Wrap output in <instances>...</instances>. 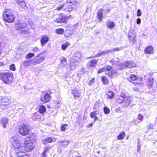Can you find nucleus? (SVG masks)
Wrapping results in <instances>:
<instances>
[{
    "instance_id": "1",
    "label": "nucleus",
    "mask_w": 157,
    "mask_h": 157,
    "mask_svg": "<svg viewBox=\"0 0 157 157\" xmlns=\"http://www.w3.org/2000/svg\"><path fill=\"white\" fill-rule=\"evenodd\" d=\"M36 136L33 133H30L25 137L24 139L23 147L25 151H31L33 150L35 147V143L36 141Z\"/></svg>"
},
{
    "instance_id": "2",
    "label": "nucleus",
    "mask_w": 157,
    "mask_h": 157,
    "mask_svg": "<svg viewBox=\"0 0 157 157\" xmlns=\"http://www.w3.org/2000/svg\"><path fill=\"white\" fill-rule=\"evenodd\" d=\"M131 101V97L127 95L124 92L121 93V95L118 96L116 100V102L119 104L122 103L123 107L128 106L130 103Z\"/></svg>"
},
{
    "instance_id": "3",
    "label": "nucleus",
    "mask_w": 157,
    "mask_h": 157,
    "mask_svg": "<svg viewBox=\"0 0 157 157\" xmlns=\"http://www.w3.org/2000/svg\"><path fill=\"white\" fill-rule=\"evenodd\" d=\"M72 18L71 15L66 16L63 13H60L57 15V17L54 21V22L57 24H66L68 22V21Z\"/></svg>"
},
{
    "instance_id": "4",
    "label": "nucleus",
    "mask_w": 157,
    "mask_h": 157,
    "mask_svg": "<svg viewBox=\"0 0 157 157\" xmlns=\"http://www.w3.org/2000/svg\"><path fill=\"white\" fill-rule=\"evenodd\" d=\"M128 80L135 86L142 85L144 84V81L142 77L131 74L128 78Z\"/></svg>"
},
{
    "instance_id": "5",
    "label": "nucleus",
    "mask_w": 157,
    "mask_h": 157,
    "mask_svg": "<svg viewBox=\"0 0 157 157\" xmlns=\"http://www.w3.org/2000/svg\"><path fill=\"white\" fill-rule=\"evenodd\" d=\"M3 19L5 21L9 22H13L14 20L15 17L12 15L10 10L5 9L3 15Z\"/></svg>"
},
{
    "instance_id": "6",
    "label": "nucleus",
    "mask_w": 157,
    "mask_h": 157,
    "mask_svg": "<svg viewBox=\"0 0 157 157\" xmlns=\"http://www.w3.org/2000/svg\"><path fill=\"white\" fill-rule=\"evenodd\" d=\"M13 75L10 73H1L0 74V77L3 82L5 84L9 83L13 78Z\"/></svg>"
},
{
    "instance_id": "7",
    "label": "nucleus",
    "mask_w": 157,
    "mask_h": 157,
    "mask_svg": "<svg viewBox=\"0 0 157 157\" xmlns=\"http://www.w3.org/2000/svg\"><path fill=\"white\" fill-rule=\"evenodd\" d=\"M45 57L43 52L38 54L34 57L33 63L34 65H36L41 63L44 60Z\"/></svg>"
},
{
    "instance_id": "8",
    "label": "nucleus",
    "mask_w": 157,
    "mask_h": 157,
    "mask_svg": "<svg viewBox=\"0 0 157 157\" xmlns=\"http://www.w3.org/2000/svg\"><path fill=\"white\" fill-rule=\"evenodd\" d=\"M31 131L29 126L26 124H22L20 127V135L22 136L27 135Z\"/></svg>"
},
{
    "instance_id": "9",
    "label": "nucleus",
    "mask_w": 157,
    "mask_h": 157,
    "mask_svg": "<svg viewBox=\"0 0 157 157\" xmlns=\"http://www.w3.org/2000/svg\"><path fill=\"white\" fill-rule=\"evenodd\" d=\"M11 140H13L12 143L13 146L14 147L15 150V153L16 155V157H20V151L19 150H17L20 148V142L18 140H15V137H13L11 139Z\"/></svg>"
},
{
    "instance_id": "10",
    "label": "nucleus",
    "mask_w": 157,
    "mask_h": 157,
    "mask_svg": "<svg viewBox=\"0 0 157 157\" xmlns=\"http://www.w3.org/2000/svg\"><path fill=\"white\" fill-rule=\"evenodd\" d=\"M10 101L7 97L3 98L0 104L1 108L3 109H6L10 106Z\"/></svg>"
},
{
    "instance_id": "11",
    "label": "nucleus",
    "mask_w": 157,
    "mask_h": 157,
    "mask_svg": "<svg viewBox=\"0 0 157 157\" xmlns=\"http://www.w3.org/2000/svg\"><path fill=\"white\" fill-rule=\"evenodd\" d=\"M27 24L25 22L20 24V33L29 34V29L26 28Z\"/></svg>"
},
{
    "instance_id": "12",
    "label": "nucleus",
    "mask_w": 157,
    "mask_h": 157,
    "mask_svg": "<svg viewBox=\"0 0 157 157\" xmlns=\"http://www.w3.org/2000/svg\"><path fill=\"white\" fill-rule=\"evenodd\" d=\"M51 96L50 95L48 94H45L44 96H42L40 98V100L42 104H44L49 102L51 99Z\"/></svg>"
},
{
    "instance_id": "13",
    "label": "nucleus",
    "mask_w": 157,
    "mask_h": 157,
    "mask_svg": "<svg viewBox=\"0 0 157 157\" xmlns=\"http://www.w3.org/2000/svg\"><path fill=\"white\" fill-rule=\"evenodd\" d=\"M78 62L74 59H71L70 62V67L71 70L75 69L78 65Z\"/></svg>"
},
{
    "instance_id": "14",
    "label": "nucleus",
    "mask_w": 157,
    "mask_h": 157,
    "mask_svg": "<svg viewBox=\"0 0 157 157\" xmlns=\"http://www.w3.org/2000/svg\"><path fill=\"white\" fill-rule=\"evenodd\" d=\"M40 40L41 45L44 46L49 41V38L47 36L43 35L41 36Z\"/></svg>"
},
{
    "instance_id": "15",
    "label": "nucleus",
    "mask_w": 157,
    "mask_h": 157,
    "mask_svg": "<svg viewBox=\"0 0 157 157\" xmlns=\"http://www.w3.org/2000/svg\"><path fill=\"white\" fill-rule=\"evenodd\" d=\"M76 7L72 6L71 5H67L66 4V5L64 8L63 9V10L65 12L67 13L73 11L75 9Z\"/></svg>"
},
{
    "instance_id": "16",
    "label": "nucleus",
    "mask_w": 157,
    "mask_h": 157,
    "mask_svg": "<svg viewBox=\"0 0 157 157\" xmlns=\"http://www.w3.org/2000/svg\"><path fill=\"white\" fill-rule=\"evenodd\" d=\"M98 59H93L90 60L87 63V66L89 68L94 67L96 66L98 61Z\"/></svg>"
},
{
    "instance_id": "17",
    "label": "nucleus",
    "mask_w": 157,
    "mask_h": 157,
    "mask_svg": "<svg viewBox=\"0 0 157 157\" xmlns=\"http://www.w3.org/2000/svg\"><path fill=\"white\" fill-rule=\"evenodd\" d=\"M71 91L74 98L75 99L80 98L81 96V92L78 90L74 88Z\"/></svg>"
},
{
    "instance_id": "18",
    "label": "nucleus",
    "mask_w": 157,
    "mask_h": 157,
    "mask_svg": "<svg viewBox=\"0 0 157 157\" xmlns=\"http://www.w3.org/2000/svg\"><path fill=\"white\" fill-rule=\"evenodd\" d=\"M103 9L102 8L100 9L97 13V17L99 22H101L103 18Z\"/></svg>"
},
{
    "instance_id": "19",
    "label": "nucleus",
    "mask_w": 157,
    "mask_h": 157,
    "mask_svg": "<svg viewBox=\"0 0 157 157\" xmlns=\"http://www.w3.org/2000/svg\"><path fill=\"white\" fill-rule=\"evenodd\" d=\"M144 52L146 54H151L153 53V48L151 46H147L144 49Z\"/></svg>"
},
{
    "instance_id": "20",
    "label": "nucleus",
    "mask_w": 157,
    "mask_h": 157,
    "mask_svg": "<svg viewBox=\"0 0 157 157\" xmlns=\"http://www.w3.org/2000/svg\"><path fill=\"white\" fill-rule=\"evenodd\" d=\"M56 139L55 138L51 137H49L44 139L43 140L42 142L44 145H46L48 143H52Z\"/></svg>"
},
{
    "instance_id": "21",
    "label": "nucleus",
    "mask_w": 157,
    "mask_h": 157,
    "mask_svg": "<svg viewBox=\"0 0 157 157\" xmlns=\"http://www.w3.org/2000/svg\"><path fill=\"white\" fill-rule=\"evenodd\" d=\"M78 0H66L67 3L71 4L72 6L77 7V4H78Z\"/></svg>"
},
{
    "instance_id": "22",
    "label": "nucleus",
    "mask_w": 157,
    "mask_h": 157,
    "mask_svg": "<svg viewBox=\"0 0 157 157\" xmlns=\"http://www.w3.org/2000/svg\"><path fill=\"white\" fill-rule=\"evenodd\" d=\"M106 74L110 78H113L117 75V72L114 70L109 71L108 73H106Z\"/></svg>"
},
{
    "instance_id": "23",
    "label": "nucleus",
    "mask_w": 157,
    "mask_h": 157,
    "mask_svg": "<svg viewBox=\"0 0 157 157\" xmlns=\"http://www.w3.org/2000/svg\"><path fill=\"white\" fill-rule=\"evenodd\" d=\"M97 111H94L90 113V116L91 118H94V121L95 122L98 120V118L96 115L98 113Z\"/></svg>"
},
{
    "instance_id": "24",
    "label": "nucleus",
    "mask_w": 157,
    "mask_h": 157,
    "mask_svg": "<svg viewBox=\"0 0 157 157\" xmlns=\"http://www.w3.org/2000/svg\"><path fill=\"white\" fill-rule=\"evenodd\" d=\"M59 143L60 146L63 147H65L68 145L69 141L67 140H63L59 141Z\"/></svg>"
},
{
    "instance_id": "25",
    "label": "nucleus",
    "mask_w": 157,
    "mask_h": 157,
    "mask_svg": "<svg viewBox=\"0 0 157 157\" xmlns=\"http://www.w3.org/2000/svg\"><path fill=\"white\" fill-rule=\"evenodd\" d=\"M154 82V79L153 78L150 77L149 78L148 82L147 83V85L149 88L152 87Z\"/></svg>"
},
{
    "instance_id": "26",
    "label": "nucleus",
    "mask_w": 157,
    "mask_h": 157,
    "mask_svg": "<svg viewBox=\"0 0 157 157\" xmlns=\"http://www.w3.org/2000/svg\"><path fill=\"white\" fill-rule=\"evenodd\" d=\"M109 51H102L98 53L96 55H95V56L94 57V56H90V57H88V58L90 59V58H93L94 57H99V56H101L103 55H105V54H106L109 53Z\"/></svg>"
},
{
    "instance_id": "27",
    "label": "nucleus",
    "mask_w": 157,
    "mask_h": 157,
    "mask_svg": "<svg viewBox=\"0 0 157 157\" xmlns=\"http://www.w3.org/2000/svg\"><path fill=\"white\" fill-rule=\"evenodd\" d=\"M1 122L3 125V127L6 128V124L8 122V119L6 117H3L2 118Z\"/></svg>"
},
{
    "instance_id": "28",
    "label": "nucleus",
    "mask_w": 157,
    "mask_h": 157,
    "mask_svg": "<svg viewBox=\"0 0 157 157\" xmlns=\"http://www.w3.org/2000/svg\"><path fill=\"white\" fill-rule=\"evenodd\" d=\"M101 80L103 84L107 85L109 84V81L106 76H102Z\"/></svg>"
},
{
    "instance_id": "29",
    "label": "nucleus",
    "mask_w": 157,
    "mask_h": 157,
    "mask_svg": "<svg viewBox=\"0 0 157 157\" xmlns=\"http://www.w3.org/2000/svg\"><path fill=\"white\" fill-rule=\"evenodd\" d=\"M114 93L113 91H108L107 92L105 95L107 96V98L108 99H112L114 98Z\"/></svg>"
},
{
    "instance_id": "30",
    "label": "nucleus",
    "mask_w": 157,
    "mask_h": 157,
    "mask_svg": "<svg viewBox=\"0 0 157 157\" xmlns=\"http://www.w3.org/2000/svg\"><path fill=\"white\" fill-rule=\"evenodd\" d=\"M125 136V133L124 132H121L117 136V139L118 140H123Z\"/></svg>"
},
{
    "instance_id": "31",
    "label": "nucleus",
    "mask_w": 157,
    "mask_h": 157,
    "mask_svg": "<svg viewBox=\"0 0 157 157\" xmlns=\"http://www.w3.org/2000/svg\"><path fill=\"white\" fill-rule=\"evenodd\" d=\"M106 25L107 27L109 28L112 29L114 28L115 24L113 21L109 20L107 21Z\"/></svg>"
},
{
    "instance_id": "32",
    "label": "nucleus",
    "mask_w": 157,
    "mask_h": 157,
    "mask_svg": "<svg viewBox=\"0 0 157 157\" xmlns=\"http://www.w3.org/2000/svg\"><path fill=\"white\" fill-rule=\"evenodd\" d=\"M135 36L134 35H129L128 39L129 42L132 44H134L136 42Z\"/></svg>"
},
{
    "instance_id": "33",
    "label": "nucleus",
    "mask_w": 157,
    "mask_h": 157,
    "mask_svg": "<svg viewBox=\"0 0 157 157\" xmlns=\"http://www.w3.org/2000/svg\"><path fill=\"white\" fill-rule=\"evenodd\" d=\"M38 110L40 113L43 114L46 111V109L44 105H41L39 107Z\"/></svg>"
},
{
    "instance_id": "34",
    "label": "nucleus",
    "mask_w": 157,
    "mask_h": 157,
    "mask_svg": "<svg viewBox=\"0 0 157 157\" xmlns=\"http://www.w3.org/2000/svg\"><path fill=\"white\" fill-rule=\"evenodd\" d=\"M104 72H109L111 71L113 69L112 66L110 65H107L102 67Z\"/></svg>"
},
{
    "instance_id": "35",
    "label": "nucleus",
    "mask_w": 157,
    "mask_h": 157,
    "mask_svg": "<svg viewBox=\"0 0 157 157\" xmlns=\"http://www.w3.org/2000/svg\"><path fill=\"white\" fill-rule=\"evenodd\" d=\"M70 45L69 42L67 41L62 44L61 46V48L63 50H65Z\"/></svg>"
},
{
    "instance_id": "36",
    "label": "nucleus",
    "mask_w": 157,
    "mask_h": 157,
    "mask_svg": "<svg viewBox=\"0 0 157 157\" xmlns=\"http://www.w3.org/2000/svg\"><path fill=\"white\" fill-rule=\"evenodd\" d=\"M60 63L63 66H65L67 65V62L66 59L64 57H63L62 58L60 59Z\"/></svg>"
},
{
    "instance_id": "37",
    "label": "nucleus",
    "mask_w": 157,
    "mask_h": 157,
    "mask_svg": "<svg viewBox=\"0 0 157 157\" xmlns=\"http://www.w3.org/2000/svg\"><path fill=\"white\" fill-rule=\"evenodd\" d=\"M125 65V68H131L133 67L132 63L129 61H125L124 62Z\"/></svg>"
},
{
    "instance_id": "38",
    "label": "nucleus",
    "mask_w": 157,
    "mask_h": 157,
    "mask_svg": "<svg viewBox=\"0 0 157 157\" xmlns=\"http://www.w3.org/2000/svg\"><path fill=\"white\" fill-rule=\"evenodd\" d=\"M81 55L79 53L77 52L75 53L73 58L71 59H74L75 60H77V61L80 59Z\"/></svg>"
},
{
    "instance_id": "39",
    "label": "nucleus",
    "mask_w": 157,
    "mask_h": 157,
    "mask_svg": "<svg viewBox=\"0 0 157 157\" xmlns=\"http://www.w3.org/2000/svg\"><path fill=\"white\" fill-rule=\"evenodd\" d=\"M65 5L66 3H62L60 4L59 6L56 9V10L57 11H59L62 9L63 10V8H64Z\"/></svg>"
},
{
    "instance_id": "40",
    "label": "nucleus",
    "mask_w": 157,
    "mask_h": 157,
    "mask_svg": "<svg viewBox=\"0 0 157 157\" xmlns=\"http://www.w3.org/2000/svg\"><path fill=\"white\" fill-rule=\"evenodd\" d=\"M56 32L58 34H62L64 32V30L63 28H58L56 29Z\"/></svg>"
},
{
    "instance_id": "41",
    "label": "nucleus",
    "mask_w": 157,
    "mask_h": 157,
    "mask_svg": "<svg viewBox=\"0 0 157 157\" xmlns=\"http://www.w3.org/2000/svg\"><path fill=\"white\" fill-rule=\"evenodd\" d=\"M68 124H62L61 126L60 130L61 131H64L67 129Z\"/></svg>"
},
{
    "instance_id": "42",
    "label": "nucleus",
    "mask_w": 157,
    "mask_h": 157,
    "mask_svg": "<svg viewBox=\"0 0 157 157\" xmlns=\"http://www.w3.org/2000/svg\"><path fill=\"white\" fill-rule=\"evenodd\" d=\"M35 54L33 53H29L25 56L26 59H28L34 57Z\"/></svg>"
},
{
    "instance_id": "43",
    "label": "nucleus",
    "mask_w": 157,
    "mask_h": 157,
    "mask_svg": "<svg viewBox=\"0 0 157 157\" xmlns=\"http://www.w3.org/2000/svg\"><path fill=\"white\" fill-rule=\"evenodd\" d=\"M125 64L124 62L120 63L119 65V69L120 70H122V69L125 68Z\"/></svg>"
},
{
    "instance_id": "44",
    "label": "nucleus",
    "mask_w": 157,
    "mask_h": 157,
    "mask_svg": "<svg viewBox=\"0 0 157 157\" xmlns=\"http://www.w3.org/2000/svg\"><path fill=\"white\" fill-rule=\"evenodd\" d=\"M103 111L105 114H108L109 113L110 110L108 107H104L103 108Z\"/></svg>"
},
{
    "instance_id": "45",
    "label": "nucleus",
    "mask_w": 157,
    "mask_h": 157,
    "mask_svg": "<svg viewBox=\"0 0 157 157\" xmlns=\"http://www.w3.org/2000/svg\"><path fill=\"white\" fill-rule=\"evenodd\" d=\"M31 62V60L25 61L24 62L23 64L25 66H28L30 65Z\"/></svg>"
},
{
    "instance_id": "46",
    "label": "nucleus",
    "mask_w": 157,
    "mask_h": 157,
    "mask_svg": "<svg viewBox=\"0 0 157 157\" xmlns=\"http://www.w3.org/2000/svg\"><path fill=\"white\" fill-rule=\"evenodd\" d=\"M144 116L141 114H139L138 115L137 119L142 121L143 120Z\"/></svg>"
},
{
    "instance_id": "47",
    "label": "nucleus",
    "mask_w": 157,
    "mask_h": 157,
    "mask_svg": "<svg viewBox=\"0 0 157 157\" xmlns=\"http://www.w3.org/2000/svg\"><path fill=\"white\" fill-rule=\"evenodd\" d=\"M121 48H119L116 47L112 49L111 50H109V52H115L116 51H118L120 50Z\"/></svg>"
},
{
    "instance_id": "48",
    "label": "nucleus",
    "mask_w": 157,
    "mask_h": 157,
    "mask_svg": "<svg viewBox=\"0 0 157 157\" xmlns=\"http://www.w3.org/2000/svg\"><path fill=\"white\" fill-rule=\"evenodd\" d=\"M95 78H92L88 82V85L90 86L93 85L95 82Z\"/></svg>"
},
{
    "instance_id": "49",
    "label": "nucleus",
    "mask_w": 157,
    "mask_h": 157,
    "mask_svg": "<svg viewBox=\"0 0 157 157\" xmlns=\"http://www.w3.org/2000/svg\"><path fill=\"white\" fill-rule=\"evenodd\" d=\"M20 6L22 8H24L26 6V3L24 1H20Z\"/></svg>"
},
{
    "instance_id": "50",
    "label": "nucleus",
    "mask_w": 157,
    "mask_h": 157,
    "mask_svg": "<svg viewBox=\"0 0 157 157\" xmlns=\"http://www.w3.org/2000/svg\"><path fill=\"white\" fill-rule=\"evenodd\" d=\"M20 154V157H29V155L25 152H21Z\"/></svg>"
},
{
    "instance_id": "51",
    "label": "nucleus",
    "mask_w": 157,
    "mask_h": 157,
    "mask_svg": "<svg viewBox=\"0 0 157 157\" xmlns=\"http://www.w3.org/2000/svg\"><path fill=\"white\" fill-rule=\"evenodd\" d=\"M9 68L10 70L13 71H15V65L14 64H12L10 65Z\"/></svg>"
},
{
    "instance_id": "52",
    "label": "nucleus",
    "mask_w": 157,
    "mask_h": 157,
    "mask_svg": "<svg viewBox=\"0 0 157 157\" xmlns=\"http://www.w3.org/2000/svg\"><path fill=\"white\" fill-rule=\"evenodd\" d=\"M33 51L34 52L37 53L39 52V49L38 48L35 47L33 49Z\"/></svg>"
},
{
    "instance_id": "53",
    "label": "nucleus",
    "mask_w": 157,
    "mask_h": 157,
    "mask_svg": "<svg viewBox=\"0 0 157 157\" xmlns=\"http://www.w3.org/2000/svg\"><path fill=\"white\" fill-rule=\"evenodd\" d=\"M19 24L20 23H19L16 24L15 25V28L16 30H18L20 29Z\"/></svg>"
},
{
    "instance_id": "54",
    "label": "nucleus",
    "mask_w": 157,
    "mask_h": 157,
    "mask_svg": "<svg viewBox=\"0 0 157 157\" xmlns=\"http://www.w3.org/2000/svg\"><path fill=\"white\" fill-rule=\"evenodd\" d=\"M141 12L140 9H138L137 11V16H140L141 15Z\"/></svg>"
},
{
    "instance_id": "55",
    "label": "nucleus",
    "mask_w": 157,
    "mask_h": 157,
    "mask_svg": "<svg viewBox=\"0 0 157 157\" xmlns=\"http://www.w3.org/2000/svg\"><path fill=\"white\" fill-rule=\"evenodd\" d=\"M50 147H45L44 148V150L43 151V152L45 153H47L48 150L49 149Z\"/></svg>"
},
{
    "instance_id": "56",
    "label": "nucleus",
    "mask_w": 157,
    "mask_h": 157,
    "mask_svg": "<svg viewBox=\"0 0 157 157\" xmlns=\"http://www.w3.org/2000/svg\"><path fill=\"white\" fill-rule=\"evenodd\" d=\"M103 72H104V70L103 67L100 68L98 70L97 73L98 74L101 73Z\"/></svg>"
},
{
    "instance_id": "57",
    "label": "nucleus",
    "mask_w": 157,
    "mask_h": 157,
    "mask_svg": "<svg viewBox=\"0 0 157 157\" xmlns=\"http://www.w3.org/2000/svg\"><path fill=\"white\" fill-rule=\"evenodd\" d=\"M136 23L137 24H140L141 23V19L140 18H138L136 20Z\"/></svg>"
},
{
    "instance_id": "58",
    "label": "nucleus",
    "mask_w": 157,
    "mask_h": 157,
    "mask_svg": "<svg viewBox=\"0 0 157 157\" xmlns=\"http://www.w3.org/2000/svg\"><path fill=\"white\" fill-rule=\"evenodd\" d=\"M82 119L81 117H78V118L77 119V121H78V123L80 124L81 121Z\"/></svg>"
},
{
    "instance_id": "59",
    "label": "nucleus",
    "mask_w": 157,
    "mask_h": 157,
    "mask_svg": "<svg viewBox=\"0 0 157 157\" xmlns=\"http://www.w3.org/2000/svg\"><path fill=\"white\" fill-rule=\"evenodd\" d=\"M42 154V157H47V155L46 153H45L44 152H43Z\"/></svg>"
},
{
    "instance_id": "60",
    "label": "nucleus",
    "mask_w": 157,
    "mask_h": 157,
    "mask_svg": "<svg viewBox=\"0 0 157 157\" xmlns=\"http://www.w3.org/2000/svg\"><path fill=\"white\" fill-rule=\"evenodd\" d=\"M140 145H138L137 146V151H140Z\"/></svg>"
},
{
    "instance_id": "61",
    "label": "nucleus",
    "mask_w": 157,
    "mask_h": 157,
    "mask_svg": "<svg viewBox=\"0 0 157 157\" xmlns=\"http://www.w3.org/2000/svg\"><path fill=\"white\" fill-rule=\"evenodd\" d=\"M4 65V64L3 62H0V66H2Z\"/></svg>"
},
{
    "instance_id": "62",
    "label": "nucleus",
    "mask_w": 157,
    "mask_h": 157,
    "mask_svg": "<svg viewBox=\"0 0 157 157\" xmlns=\"http://www.w3.org/2000/svg\"><path fill=\"white\" fill-rule=\"evenodd\" d=\"M92 124H93L92 123H90L89 124L87 125V127L90 128V127L92 126Z\"/></svg>"
},
{
    "instance_id": "63",
    "label": "nucleus",
    "mask_w": 157,
    "mask_h": 157,
    "mask_svg": "<svg viewBox=\"0 0 157 157\" xmlns=\"http://www.w3.org/2000/svg\"><path fill=\"white\" fill-rule=\"evenodd\" d=\"M15 1L17 2V3L19 4L20 3V1L19 0H15Z\"/></svg>"
},
{
    "instance_id": "64",
    "label": "nucleus",
    "mask_w": 157,
    "mask_h": 157,
    "mask_svg": "<svg viewBox=\"0 0 157 157\" xmlns=\"http://www.w3.org/2000/svg\"><path fill=\"white\" fill-rule=\"evenodd\" d=\"M47 107L48 108H51L50 105H47Z\"/></svg>"
}]
</instances>
